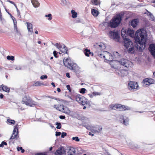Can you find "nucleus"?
Segmentation results:
<instances>
[{
	"label": "nucleus",
	"mask_w": 155,
	"mask_h": 155,
	"mask_svg": "<svg viewBox=\"0 0 155 155\" xmlns=\"http://www.w3.org/2000/svg\"><path fill=\"white\" fill-rule=\"evenodd\" d=\"M122 29L125 30L126 34L124 35H129L132 38H134L135 40L137 42L136 46L137 49L141 51L145 48L146 36L147 35L146 31L144 29H140L137 30L135 34L133 30L128 29L126 30L123 28Z\"/></svg>",
	"instance_id": "f257e3e1"
},
{
	"label": "nucleus",
	"mask_w": 155,
	"mask_h": 155,
	"mask_svg": "<svg viewBox=\"0 0 155 155\" xmlns=\"http://www.w3.org/2000/svg\"><path fill=\"white\" fill-rule=\"evenodd\" d=\"M126 34V31L124 29L121 31V36L124 40V46L127 49V51L129 53H133L134 51V47L132 42L129 38H127L125 35H124Z\"/></svg>",
	"instance_id": "f03ea898"
},
{
	"label": "nucleus",
	"mask_w": 155,
	"mask_h": 155,
	"mask_svg": "<svg viewBox=\"0 0 155 155\" xmlns=\"http://www.w3.org/2000/svg\"><path fill=\"white\" fill-rule=\"evenodd\" d=\"M63 63L64 66L71 70H73L75 72H77L79 71V68L77 64L72 62L71 60L67 58L63 60Z\"/></svg>",
	"instance_id": "7ed1b4c3"
},
{
	"label": "nucleus",
	"mask_w": 155,
	"mask_h": 155,
	"mask_svg": "<svg viewBox=\"0 0 155 155\" xmlns=\"http://www.w3.org/2000/svg\"><path fill=\"white\" fill-rule=\"evenodd\" d=\"M76 100L81 105L84 106L83 109L86 107H89L91 106L90 102L84 97L80 95H77L75 96Z\"/></svg>",
	"instance_id": "20e7f679"
},
{
	"label": "nucleus",
	"mask_w": 155,
	"mask_h": 155,
	"mask_svg": "<svg viewBox=\"0 0 155 155\" xmlns=\"http://www.w3.org/2000/svg\"><path fill=\"white\" fill-rule=\"evenodd\" d=\"M108 108L109 110H114L120 111L130 110L131 109L130 107L120 104H111L109 106Z\"/></svg>",
	"instance_id": "39448f33"
},
{
	"label": "nucleus",
	"mask_w": 155,
	"mask_h": 155,
	"mask_svg": "<svg viewBox=\"0 0 155 155\" xmlns=\"http://www.w3.org/2000/svg\"><path fill=\"white\" fill-rule=\"evenodd\" d=\"M121 20V17L120 15L114 16L110 21L109 25L112 28H115L119 25Z\"/></svg>",
	"instance_id": "423d86ee"
},
{
	"label": "nucleus",
	"mask_w": 155,
	"mask_h": 155,
	"mask_svg": "<svg viewBox=\"0 0 155 155\" xmlns=\"http://www.w3.org/2000/svg\"><path fill=\"white\" fill-rule=\"evenodd\" d=\"M22 102L23 104L27 106L32 107L36 105V102L34 101L29 95H25L23 97Z\"/></svg>",
	"instance_id": "0eeeda50"
},
{
	"label": "nucleus",
	"mask_w": 155,
	"mask_h": 155,
	"mask_svg": "<svg viewBox=\"0 0 155 155\" xmlns=\"http://www.w3.org/2000/svg\"><path fill=\"white\" fill-rule=\"evenodd\" d=\"M109 56V59L107 61H111L110 64L111 67L115 69H119L120 67V64L119 61L116 60H113V56L111 55V54L107 51V56Z\"/></svg>",
	"instance_id": "6e6552de"
},
{
	"label": "nucleus",
	"mask_w": 155,
	"mask_h": 155,
	"mask_svg": "<svg viewBox=\"0 0 155 155\" xmlns=\"http://www.w3.org/2000/svg\"><path fill=\"white\" fill-rule=\"evenodd\" d=\"M18 125L16 124L14 127V129L13 131V133L12 135L10 138V140L13 139L17 140L19 137L18 135Z\"/></svg>",
	"instance_id": "1a4fd4ad"
},
{
	"label": "nucleus",
	"mask_w": 155,
	"mask_h": 155,
	"mask_svg": "<svg viewBox=\"0 0 155 155\" xmlns=\"http://www.w3.org/2000/svg\"><path fill=\"white\" fill-rule=\"evenodd\" d=\"M120 65H121L127 68H129L132 65L131 62L125 59H121L119 61Z\"/></svg>",
	"instance_id": "9d476101"
},
{
	"label": "nucleus",
	"mask_w": 155,
	"mask_h": 155,
	"mask_svg": "<svg viewBox=\"0 0 155 155\" xmlns=\"http://www.w3.org/2000/svg\"><path fill=\"white\" fill-rule=\"evenodd\" d=\"M109 36L111 38H112L115 41H118L119 40L120 37L117 31H110L109 33Z\"/></svg>",
	"instance_id": "9b49d317"
},
{
	"label": "nucleus",
	"mask_w": 155,
	"mask_h": 155,
	"mask_svg": "<svg viewBox=\"0 0 155 155\" xmlns=\"http://www.w3.org/2000/svg\"><path fill=\"white\" fill-rule=\"evenodd\" d=\"M138 87V84L137 82L132 81H130L129 82L128 88L130 90L137 89Z\"/></svg>",
	"instance_id": "f8f14e48"
},
{
	"label": "nucleus",
	"mask_w": 155,
	"mask_h": 155,
	"mask_svg": "<svg viewBox=\"0 0 155 155\" xmlns=\"http://www.w3.org/2000/svg\"><path fill=\"white\" fill-rule=\"evenodd\" d=\"M94 46V48L98 51H101L105 48L104 44L101 42L95 44Z\"/></svg>",
	"instance_id": "ddd939ff"
},
{
	"label": "nucleus",
	"mask_w": 155,
	"mask_h": 155,
	"mask_svg": "<svg viewBox=\"0 0 155 155\" xmlns=\"http://www.w3.org/2000/svg\"><path fill=\"white\" fill-rule=\"evenodd\" d=\"M76 148L73 147H70L66 151L64 155H76Z\"/></svg>",
	"instance_id": "4468645a"
},
{
	"label": "nucleus",
	"mask_w": 155,
	"mask_h": 155,
	"mask_svg": "<svg viewBox=\"0 0 155 155\" xmlns=\"http://www.w3.org/2000/svg\"><path fill=\"white\" fill-rule=\"evenodd\" d=\"M66 151L63 147H59L58 150L55 152V155H62L65 154Z\"/></svg>",
	"instance_id": "2eb2a0df"
},
{
	"label": "nucleus",
	"mask_w": 155,
	"mask_h": 155,
	"mask_svg": "<svg viewBox=\"0 0 155 155\" xmlns=\"http://www.w3.org/2000/svg\"><path fill=\"white\" fill-rule=\"evenodd\" d=\"M149 49L151 54L155 58V44H150Z\"/></svg>",
	"instance_id": "dca6fc26"
},
{
	"label": "nucleus",
	"mask_w": 155,
	"mask_h": 155,
	"mask_svg": "<svg viewBox=\"0 0 155 155\" xmlns=\"http://www.w3.org/2000/svg\"><path fill=\"white\" fill-rule=\"evenodd\" d=\"M120 120L123 121V123L125 125L128 124V118L126 117H124L123 116H121L120 117Z\"/></svg>",
	"instance_id": "f3484780"
},
{
	"label": "nucleus",
	"mask_w": 155,
	"mask_h": 155,
	"mask_svg": "<svg viewBox=\"0 0 155 155\" xmlns=\"http://www.w3.org/2000/svg\"><path fill=\"white\" fill-rule=\"evenodd\" d=\"M139 20L138 19H134L132 20L129 23L134 28H135L137 25Z\"/></svg>",
	"instance_id": "a211bd4d"
},
{
	"label": "nucleus",
	"mask_w": 155,
	"mask_h": 155,
	"mask_svg": "<svg viewBox=\"0 0 155 155\" xmlns=\"http://www.w3.org/2000/svg\"><path fill=\"white\" fill-rule=\"evenodd\" d=\"M84 52L85 55L87 57H89L90 56H93L94 55L93 53L91 52L90 50L87 48L84 50Z\"/></svg>",
	"instance_id": "6ab92c4d"
},
{
	"label": "nucleus",
	"mask_w": 155,
	"mask_h": 155,
	"mask_svg": "<svg viewBox=\"0 0 155 155\" xmlns=\"http://www.w3.org/2000/svg\"><path fill=\"white\" fill-rule=\"evenodd\" d=\"M58 48L62 53L67 54L68 50L67 48L64 45L63 46V47H62L61 46L59 45L58 47Z\"/></svg>",
	"instance_id": "aec40b11"
},
{
	"label": "nucleus",
	"mask_w": 155,
	"mask_h": 155,
	"mask_svg": "<svg viewBox=\"0 0 155 155\" xmlns=\"http://www.w3.org/2000/svg\"><path fill=\"white\" fill-rule=\"evenodd\" d=\"M27 28L28 29V31L29 32H30L31 33H32L33 31V25L32 24L29 22H26Z\"/></svg>",
	"instance_id": "412c9836"
},
{
	"label": "nucleus",
	"mask_w": 155,
	"mask_h": 155,
	"mask_svg": "<svg viewBox=\"0 0 155 155\" xmlns=\"http://www.w3.org/2000/svg\"><path fill=\"white\" fill-rule=\"evenodd\" d=\"M31 2L33 6L35 8H37L40 6V4L37 0H31Z\"/></svg>",
	"instance_id": "4be33fe9"
},
{
	"label": "nucleus",
	"mask_w": 155,
	"mask_h": 155,
	"mask_svg": "<svg viewBox=\"0 0 155 155\" xmlns=\"http://www.w3.org/2000/svg\"><path fill=\"white\" fill-rule=\"evenodd\" d=\"M0 87L4 91L7 92H9L10 91V88L7 86L2 84L0 86Z\"/></svg>",
	"instance_id": "5701e85b"
},
{
	"label": "nucleus",
	"mask_w": 155,
	"mask_h": 155,
	"mask_svg": "<svg viewBox=\"0 0 155 155\" xmlns=\"http://www.w3.org/2000/svg\"><path fill=\"white\" fill-rule=\"evenodd\" d=\"M92 4L94 5H99L100 4V0H91Z\"/></svg>",
	"instance_id": "b1692460"
},
{
	"label": "nucleus",
	"mask_w": 155,
	"mask_h": 155,
	"mask_svg": "<svg viewBox=\"0 0 155 155\" xmlns=\"http://www.w3.org/2000/svg\"><path fill=\"white\" fill-rule=\"evenodd\" d=\"M92 14L95 17H97L98 15L99 12L96 9H92L91 10Z\"/></svg>",
	"instance_id": "393cba45"
},
{
	"label": "nucleus",
	"mask_w": 155,
	"mask_h": 155,
	"mask_svg": "<svg viewBox=\"0 0 155 155\" xmlns=\"http://www.w3.org/2000/svg\"><path fill=\"white\" fill-rule=\"evenodd\" d=\"M7 121L10 124L14 125L15 124V120H12L9 118H8L7 119Z\"/></svg>",
	"instance_id": "a878e982"
},
{
	"label": "nucleus",
	"mask_w": 155,
	"mask_h": 155,
	"mask_svg": "<svg viewBox=\"0 0 155 155\" xmlns=\"http://www.w3.org/2000/svg\"><path fill=\"white\" fill-rule=\"evenodd\" d=\"M42 85H44V84L40 81H37L34 82L32 85L33 86H41Z\"/></svg>",
	"instance_id": "bb28decb"
},
{
	"label": "nucleus",
	"mask_w": 155,
	"mask_h": 155,
	"mask_svg": "<svg viewBox=\"0 0 155 155\" xmlns=\"http://www.w3.org/2000/svg\"><path fill=\"white\" fill-rule=\"evenodd\" d=\"M100 27L103 30H105L107 28V23L106 22H104L100 25Z\"/></svg>",
	"instance_id": "cd10ccee"
},
{
	"label": "nucleus",
	"mask_w": 155,
	"mask_h": 155,
	"mask_svg": "<svg viewBox=\"0 0 155 155\" xmlns=\"http://www.w3.org/2000/svg\"><path fill=\"white\" fill-rule=\"evenodd\" d=\"M64 106L63 105H58L56 109L62 112L63 111V109L64 108Z\"/></svg>",
	"instance_id": "c85d7f7f"
},
{
	"label": "nucleus",
	"mask_w": 155,
	"mask_h": 155,
	"mask_svg": "<svg viewBox=\"0 0 155 155\" xmlns=\"http://www.w3.org/2000/svg\"><path fill=\"white\" fill-rule=\"evenodd\" d=\"M64 108L63 109V111H62L66 114H69L70 112V111L69 110V108L66 107L64 106Z\"/></svg>",
	"instance_id": "c756f323"
},
{
	"label": "nucleus",
	"mask_w": 155,
	"mask_h": 155,
	"mask_svg": "<svg viewBox=\"0 0 155 155\" xmlns=\"http://www.w3.org/2000/svg\"><path fill=\"white\" fill-rule=\"evenodd\" d=\"M71 13L72 15V17L73 18H76L77 16V14L76 12L74 10H72L71 11Z\"/></svg>",
	"instance_id": "7c9ffc66"
},
{
	"label": "nucleus",
	"mask_w": 155,
	"mask_h": 155,
	"mask_svg": "<svg viewBox=\"0 0 155 155\" xmlns=\"http://www.w3.org/2000/svg\"><path fill=\"white\" fill-rule=\"evenodd\" d=\"M114 56L116 58H119L120 56V55L117 51H115L113 52Z\"/></svg>",
	"instance_id": "2f4dec72"
},
{
	"label": "nucleus",
	"mask_w": 155,
	"mask_h": 155,
	"mask_svg": "<svg viewBox=\"0 0 155 155\" xmlns=\"http://www.w3.org/2000/svg\"><path fill=\"white\" fill-rule=\"evenodd\" d=\"M149 80L148 79V78H146L143 80V82L144 83V84L147 86H149L150 84H149Z\"/></svg>",
	"instance_id": "473e14b6"
},
{
	"label": "nucleus",
	"mask_w": 155,
	"mask_h": 155,
	"mask_svg": "<svg viewBox=\"0 0 155 155\" xmlns=\"http://www.w3.org/2000/svg\"><path fill=\"white\" fill-rule=\"evenodd\" d=\"M121 74L120 76H124L125 75H126L127 74V72L124 70H122L121 71Z\"/></svg>",
	"instance_id": "72a5a7b5"
},
{
	"label": "nucleus",
	"mask_w": 155,
	"mask_h": 155,
	"mask_svg": "<svg viewBox=\"0 0 155 155\" xmlns=\"http://www.w3.org/2000/svg\"><path fill=\"white\" fill-rule=\"evenodd\" d=\"M7 59L8 60H11L12 61H14L15 60L14 57L13 56H10L8 55L7 57Z\"/></svg>",
	"instance_id": "f704fd0d"
},
{
	"label": "nucleus",
	"mask_w": 155,
	"mask_h": 155,
	"mask_svg": "<svg viewBox=\"0 0 155 155\" xmlns=\"http://www.w3.org/2000/svg\"><path fill=\"white\" fill-rule=\"evenodd\" d=\"M47 153V152H45L42 153H37L35 154V155H48Z\"/></svg>",
	"instance_id": "c9c22d12"
},
{
	"label": "nucleus",
	"mask_w": 155,
	"mask_h": 155,
	"mask_svg": "<svg viewBox=\"0 0 155 155\" xmlns=\"http://www.w3.org/2000/svg\"><path fill=\"white\" fill-rule=\"evenodd\" d=\"M92 94L94 96L100 95L101 94V93L94 91L92 93Z\"/></svg>",
	"instance_id": "e433bc0d"
},
{
	"label": "nucleus",
	"mask_w": 155,
	"mask_h": 155,
	"mask_svg": "<svg viewBox=\"0 0 155 155\" xmlns=\"http://www.w3.org/2000/svg\"><path fill=\"white\" fill-rule=\"evenodd\" d=\"M56 125H57V126L56 127V128L58 129H60L61 128V125L60 123L59 122H56Z\"/></svg>",
	"instance_id": "4c0bfd02"
},
{
	"label": "nucleus",
	"mask_w": 155,
	"mask_h": 155,
	"mask_svg": "<svg viewBox=\"0 0 155 155\" xmlns=\"http://www.w3.org/2000/svg\"><path fill=\"white\" fill-rule=\"evenodd\" d=\"M17 150L18 151H20V150H21V152L22 153H23L25 152L24 150L22 149V147H18L17 148Z\"/></svg>",
	"instance_id": "58836bf2"
},
{
	"label": "nucleus",
	"mask_w": 155,
	"mask_h": 155,
	"mask_svg": "<svg viewBox=\"0 0 155 155\" xmlns=\"http://www.w3.org/2000/svg\"><path fill=\"white\" fill-rule=\"evenodd\" d=\"M72 139L76 142H79L80 141V139L78 137H73L72 138Z\"/></svg>",
	"instance_id": "ea45409f"
},
{
	"label": "nucleus",
	"mask_w": 155,
	"mask_h": 155,
	"mask_svg": "<svg viewBox=\"0 0 155 155\" xmlns=\"http://www.w3.org/2000/svg\"><path fill=\"white\" fill-rule=\"evenodd\" d=\"M14 30H15L16 32L18 33L19 32L18 30L16 23H14Z\"/></svg>",
	"instance_id": "a19ab883"
},
{
	"label": "nucleus",
	"mask_w": 155,
	"mask_h": 155,
	"mask_svg": "<svg viewBox=\"0 0 155 155\" xmlns=\"http://www.w3.org/2000/svg\"><path fill=\"white\" fill-rule=\"evenodd\" d=\"M149 80V82L150 84H153L154 83V81L153 79L151 78H148Z\"/></svg>",
	"instance_id": "79ce46f5"
},
{
	"label": "nucleus",
	"mask_w": 155,
	"mask_h": 155,
	"mask_svg": "<svg viewBox=\"0 0 155 155\" xmlns=\"http://www.w3.org/2000/svg\"><path fill=\"white\" fill-rule=\"evenodd\" d=\"M86 89L84 88H82L81 89L80 92L81 94H84L85 92Z\"/></svg>",
	"instance_id": "37998d69"
},
{
	"label": "nucleus",
	"mask_w": 155,
	"mask_h": 155,
	"mask_svg": "<svg viewBox=\"0 0 155 155\" xmlns=\"http://www.w3.org/2000/svg\"><path fill=\"white\" fill-rule=\"evenodd\" d=\"M52 15L51 14H49L48 15H45V17H48L49 18L48 19L49 20H51L52 19V17L51 16Z\"/></svg>",
	"instance_id": "c03bdc74"
},
{
	"label": "nucleus",
	"mask_w": 155,
	"mask_h": 155,
	"mask_svg": "<svg viewBox=\"0 0 155 155\" xmlns=\"http://www.w3.org/2000/svg\"><path fill=\"white\" fill-rule=\"evenodd\" d=\"M121 71L122 70H119L118 69H117V70L116 71V73L120 76L121 74Z\"/></svg>",
	"instance_id": "a18cd8bd"
},
{
	"label": "nucleus",
	"mask_w": 155,
	"mask_h": 155,
	"mask_svg": "<svg viewBox=\"0 0 155 155\" xmlns=\"http://www.w3.org/2000/svg\"><path fill=\"white\" fill-rule=\"evenodd\" d=\"M7 145V143L5 142L2 141V142L0 144V147H3V145Z\"/></svg>",
	"instance_id": "49530a36"
},
{
	"label": "nucleus",
	"mask_w": 155,
	"mask_h": 155,
	"mask_svg": "<svg viewBox=\"0 0 155 155\" xmlns=\"http://www.w3.org/2000/svg\"><path fill=\"white\" fill-rule=\"evenodd\" d=\"M67 136V133L65 132H63L61 133V137L62 138H64L65 136Z\"/></svg>",
	"instance_id": "de8ad7c7"
},
{
	"label": "nucleus",
	"mask_w": 155,
	"mask_h": 155,
	"mask_svg": "<svg viewBox=\"0 0 155 155\" xmlns=\"http://www.w3.org/2000/svg\"><path fill=\"white\" fill-rule=\"evenodd\" d=\"M66 87L67 88V89L69 90V92H71V87L69 85H68L66 86Z\"/></svg>",
	"instance_id": "09e8293b"
},
{
	"label": "nucleus",
	"mask_w": 155,
	"mask_h": 155,
	"mask_svg": "<svg viewBox=\"0 0 155 155\" xmlns=\"http://www.w3.org/2000/svg\"><path fill=\"white\" fill-rule=\"evenodd\" d=\"M53 54H54V57L56 58H58V56H57V51H53Z\"/></svg>",
	"instance_id": "8fccbe9b"
},
{
	"label": "nucleus",
	"mask_w": 155,
	"mask_h": 155,
	"mask_svg": "<svg viewBox=\"0 0 155 155\" xmlns=\"http://www.w3.org/2000/svg\"><path fill=\"white\" fill-rule=\"evenodd\" d=\"M47 78V75H42L41 77L40 78L41 79H43L44 78L46 79Z\"/></svg>",
	"instance_id": "3c124183"
},
{
	"label": "nucleus",
	"mask_w": 155,
	"mask_h": 155,
	"mask_svg": "<svg viewBox=\"0 0 155 155\" xmlns=\"http://www.w3.org/2000/svg\"><path fill=\"white\" fill-rule=\"evenodd\" d=\"M17 14L18 15V16L19 17L21 18V15H20V12L19 10L18 9H17Z\"/></svg>",
	"instance_id": "603ef678"
},
{
	"label": "nucleus",
	"mask_w": 155,
	"mask_h": 155,
	"mask_svg": "<svg viewBox=\"0 0 155 155\" xmlns=\"http://www.w3.org/2000/svg\"><path fill=\"white\" fill-rule=\"evenodd\" d=\"M61 134V133L60 132H56L55 135L56 136H60Z\"/></svg>",
	"instance_id": "864d4df0"
},
{
	"label": "nucleus",
	"mask_w": 155,
	"mask_h": 155,
	"mask_svg": "<svg viewBox=\"0 0 155 155\" xmlns=\"http://www.w3.org/2000/svg\"><path fill=\"white\" fill-rule=\"evenodd\" d=\"M59 117L60 119H64L65 118V116H63V115H61V116H60Z\"/></svg>",
	"instance_id": "5fc2aeb1"
},
{
	"label": "nucleus",
	"mask_w": 155,
	"mask_h": 155,
	"mask_svg": "<svg viewBox=\"0 0 155 155\" xmlns=\"http://www.w3.org/2000/svg\"><path fill=\"white\" fill-rule=\"evenodd\" d=\"M66 76L68 77L69 78L70 77V76L69 75V73H67L66 74Z\"/></svg>",
	"instance_id": "6e6d98bb"
},
{
	"label": "nucleus",
	"mask_w": 155,
	"mask_h": 155,
	"mask_svg": "<svg viewBox=\"0 0 155 155\" xmlns=\"http://www.w3.org/2000/svg\"><path fill=\"white\" fill-rule=\"evenodd\" d=\"M4 95L3 94H0V97L1 99H2L3 98Z\"/></svg>",
	"instance_id": "4d7b16f0"
},
{
	"label": "nucleus",
	"mask_w": 155,
	"mask_h": 155,
	"mask_svg": "<svg viewBox=\"0 0 155 155\" xmlns=\"http://www.w3.org/2000/svg\"><path fill=\"white\" fill-rule=\"evenodd\" d=\"M7 2L10 3L11 4H14V2H12V1L10 0H8Z\"/></svg>",
	"instance_id": "13d9d810"
},
{
	"label": "nucleus",
	"mask_w": 155,
	"mask_h": 155,
	"mask_svg": "<svg viewBox=\"0 0 155 155\" xmlns=\"http://www.w3.org/2000/svg\"><path fill=\"white\" fill-rule=\"evenodd\" d=\"M57 91L58 92H60L61 91V90L59 88H57Z\"/></svg>",
	"instance_id": "bf43d9fd"
},
{
	"label": "nucleus",
	"mask_w": 155,
	"mask_h": 155,
	"mask_svg": "<svg viewBox=\"0 0 155 155\" xmlns=\"http://www.w3.org/2000/svg\"><path fill=\"white\" fill-rule=\"evenodd\" d=\"M51 84L54 87H55V84L53 82H52L51 83Z\"/></svg>",
	"instance_id": "052dcab7"
},
{
	"label": "nucleus",
	"mask_w": 155,
	"mask_h": 155,
	"mask_svg": "<svg viewBox=\"0 0 155 155\" xmlns=\"http://www.w3.org/2000/svg\"><path fill=\"white\" fill-rule=\"evenodd\" d=\"M88 134L89 135H91L92 136H94V134H92L91 133V132H89Z\"/></svg>",
	"instance_id": "680f3d73"
},
{
	"label": "nucleus",
	"mask_w": 155,
	"mask_h": 155,
	"mask_svg": "<svg viewBox=\"0 0 155 155\" xmlns=\"http://www.w3.org/2000/svg\"><path fill=\"white\" fill-rule=\"evenodd\" d=\"M47 97H48V98H51V99H54V97H50V96H48Z\"/></svg>",
	"instance_id": "e2e57ef3"
},
{
	"label": "nucleus",
	"mask_w": 155,
	"mask_h": 155,
	"mask_svg": "<svg viewBox=\"0 0 155 155\" xmlns=\"http://www.w3.org/2000/svg\"><path fill=\"white\" fill-rule=\"evenodd\" d=\"M52 149H53V147H50L49 148V150H50V151H51V150H52Z\"/></svg>",
	"instance_id": "0e129e2a"
},
{
	"label": "nucleus",
	"mask_w": 155,
	"mask_h": 155,
	"mask_svg": "<svg viewBox=\"0 0 155 155\" xmlns=\"http://www.w3.org/2000/svg\"><path fill=\"white\" fill-rule=\"evenodd\" d=\"M2 18V13H0V19H1Z\"/></svg>",
	"instance_id": "69168bd1"
},
{
	"label": "nucleus",
	"mask_w": 155,
	"mask_h": 155,
	"mask_svg": "<svg viewBox=\"0 0 155 155\" xmlns=\"http://www.w3.org/2000/svg\"><path fill=\"white\" fill-rule=\"evenodd\" d=\"M35 33L36 34H38V31H37V30H36V31H35Z\"/></svg>",
	"instance_id": "338daca9"
},
{
	"label": "nucleus",
	"mask_w": 155,
	"mask_h": 155,
	"mask_svg": "<svg viewBox=\"0 0 155 155\" xmlns=\"http://www.w3.org/2000/svg\"><path fill=\"white\" fill-rule=\"evenodd\" d=\"M153 76L155 77V71L153 73Z\"/></svg>",
	"instance_id": "774afa93"
}]
</instances>
